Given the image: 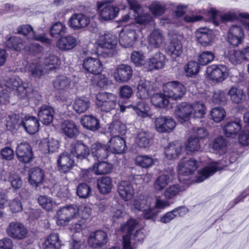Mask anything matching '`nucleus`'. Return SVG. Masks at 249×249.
Listing matches in <instances>:
<instances>
[{
    "label": "nucleus",
    "mask_w": 249,
    "mask_h": 249,
    "mask_svg": "<svg viewBox=\"0 0 249 249\" xmlns=\"http://www.w3.org/2000/svg\"><path fill=\"white\" fill-rule=\"evenodd\" d=\"M17 33L27 37L28 41L23 40L18 36L6 37V44L10 48L16 51L24 50L27 52H35L41 50L39 45L31 40H37L42 43L50 44L51 40L46 38L44 35L36 36L35 35L33 28L29 25H23L17 29Z\"/></svg>",
    "instance_id": "f257e3e1"
},
{
    "label": "nucleus",
    "mask_w": 249,
    "mask_h": 249,
    "mask_svg": "<svg viewBox=\"0 0 249 249\" xmlns=\"http://www.w3.org/2000/svg\"><path fill=\"white\" fill-rule=\"evenodd\" d=\"M153 89V86L149 81L141 79L137 85V96L141 101H138L136 105L124 106L119 104L120 111L123 112L126 108L132 107L139 116L145 117L147 115L149 108L143 101L152 94Z\"/></svg>",
    "instance_id": "f03ea898"
},
{
    "label": "nucleus",
    "mask_w": 249,
    "mask_h": 249,
    "mask_svg": "<svg viewBox=\"0 0 249 249\" xmlns=\"http://www.w3.org/2000/svg\"><path fill=\"white\" fill-rule=\"evenodd\" d=\"M60 60L53 54H48L44 59L43 62L38 59H35L28 63L26 70L32 76L40 78L48 71L56 68L60 64Z\"/></svg>",
    "instance_id": "7ed1b4c3"
},
{
    "label": "nucleus",
    "mask_w": 249,
    "mask_h": 249,
    "mask_svg": "<svg viewBox=\"0 0 249 249\" xmlns=\"http://www.w3.org/2000/svg\"><path fill=\"white\" fill-rule=\"evenodd\" d=\"M210 19L213 23L217 26L219 24V19L222 21H233L239 18H244V19L249 20V13H233L229 12L224 14H220L215 9H212L208 12ZM245 29L249 32V21L242 20Z\"/></svg>",
    "instance_id": "20e7f679"
},
{
    "label": "nucleus",
    "mask_w": 249,
    "mask_h": 249,
    "mask_svg": "<svg viewBox=\"0 0 249 249\" xmlns=\"http://www.w3.org/2000/svg\"><path fill=\"white\" fill-rule=\"evenodd\" d=\"M5 85L7 88L13 91L21 99H29L32 97V88L28 84L23 83L18 76H13L8 79Z\"/></svg>",
    "instance_id": "39448f33"
},
{
    "label": "nucleus",
    "mask_w": 249,
    "mask_h": 249,
    "mask_svg": "<svg viewBox=\"0 0 249 249\" xmlns=\"http://www.w3.org/2000/svg\"><path fill=\"white\" fill-rule=\"evenodd\" d=\"M68 24L74 30L88 27L91 32H96L97 24L94 21V17L90 18L86 15L78 13L73 14L69 18Z\"/></svg>",
    "instance_id": "423d86ee"
},
{
    "label": "nucleus",
    "mask_w": 249,
    "mask_h": 249,
    "mask_svg": "<svg viewBox=\"0 0 249 249\" xmlns=\"http://www.w3.org/2000/svg\"><path fill=\"white\" fill-rule=\"evenodd\" d=\"M117 103V97L112 93L100 92L96 95L95 104L102 111L110 112L116 108Z\"/></svg>",
    "instance_id": "0eeeda50"
},
{
    "label": "nucleus",
    "mask_w": 249,
    "mask_h": 249,
    "mask_svg": "<svg viewBox=\"0 0 249 249\" xmlns=\"http://www.w3.org/2000/svg\"><path fill=\"white\" fill-rule=\"evenodd\" d=\"M78 207L71 204L61 208L56 213V223L58 226H65L72 219L78 217Z\"/></svg>",
    "instance_id": "6e6552de"
},
{
    "label": "nucleus",
    "mask_w": 249,
    "mask_h": 249,
    "mask_svg": "<svg viewBox=\"0 0 249 249\" xmlns=\"http://www.w3.org/2000/svg\"><path fill=\"white\" fill-rule=\"evenodd\" d=\"M140 34L139 29L135 24L126 26L120 33L119 41L124 47L133 45Z\"/></svg>",
    "instance_id": "1a4fd4ad"
},
{
    "label": "nucleus",
    "mask_w": 249,
    "mask_h": 249,
    "mask_svg": "<svg viewBox=\"0 0 249 249\" xmlns=\"http://www.w3.org/2000/svg\"><path fill=\"white\" fill-rule=\"evenodd\" d=\"M162 89L164 95L168 99L172 100H180L185 95L186 88L181 83L177 81H173L164 84Z\"/></svg>",
    "instance_id": "9d476101"
},
{
    "label": "nucleus",
    "mask_w": 249,
    "mask_h": 249,
    "mask_svg": "<svg viewBox=\"0 0 249 249\" xmlns=\"http://www.w3.org/2000/svg\"><path fill=\"white\" fill-rule=\"evenodd\" d=\"M153 200L150 197L141 196L136 197L133 202V207L136 210L142 211L143 217L147 219H152L155 217L151 205Z\"/></svg>",
    "instance_id": "9b49d317"
},
{
    "label": "nucleus",
    "mask_w": 249,
    "mask_h": 249,
    "mask_svg": "<svg viewBox=\"0 0 249 249\" xmlns=\"http://www.w3.org/2000/svg\"><path fill=\"white\" fill-rule=\"evenodd\" d=\"M207 77L215 82H221L225 80L229 75V70L226 65H211L206 69Z\"/></svg>",
    "instance_id": "f8f14e48"
},
{
    "label": "nucleus",
    "mask_w": 249,
    "mask_h": 249,
    "mask_svg": "<svg viewBox=\"0 0 249 249\" xmlns=\"http://www.w3.org/2000/svg\"><path fill=\"white\" fill-rule=\"evenodd\" d=\"M131 7L130 14H133L135 21L140 24H146L152 21L150 14L143 13L142 10L136 0H126Z\"/></svg>",
    "instance_id": "ddd939ff"
},
{
    "label": "nucleus",
    "mask_w": 249,
    "mask_h": 249,
    "mask_svg": "<svg viewBox=\"0 0 249 249\" xmlns=\"http://www.w3.org/2000/svg\"><path fill=\"white\" fill-rule=\"evenodd\" d=\"M99 18L101 20H109L115 18L119 12V8L110 3L98 2L97 4Z\"/></svg>",
    "instance_id": "4468645a"
},
{
    "label": "nucleus",
    "mask_w": 249,
    "mask_h": 249,
    "mask_svg": "<svg viewBox=\"0 0 249 249\" xmlns=\"http://www.w3.org/2000/svg\"><path fill=\"white\" fill-rule=\"evenodd\" d=\"M7 235L17 240H22L27 237L28 230L23 224L18 222H11L6 230Z\"/></svg>",
    "instance_id": "2eb2a0df"
},
{
    "label": "nucleus",
    "mask_w": 249,
    "mask_h": 249,
    "mask_svg": "<svg viewBox=\"0 0 249 249\" xmlns=\"http://www.w3.org/2000/svg\"><path fill=\"white\" fill-rule=\"evenodd\" d=\"M200 162L194 159H182L178 164V173L180 175L189 176L194 173L200 166Z\"/></svg>",
    "instance_id": "dca6fc26"
},
{
    "label": "nucleus",
    "mask_w": 249,
    "mask_h": 249,
    "mask_svg": "<svg viewBox=\"0 0 249 249\" xmlns=\"http://www.w3.org/2000/svg\"><path fill=\"white\" fill-rule=\"evenodd\" d=\"M70 154L77 160L86 159L90 154V150L88 146L81 142H72L70 146Z\"/></svg>",
    "instance_id": "f3484780"
},
{
    "label": "nucleus",
    "mask_w": 249,
    "mask_h": 249,
    "mask_svg": "<svg viewBox=\"0 0 249 249\" xmlns=\"http://www.w3.org/2000/svg\"><path fill=\"white\" fill-rule=\"evenodd\" d=\"M185 41L182 35H178L173 38L167 49V53L173 59H176L182 53V44Z\"/></svg>",
    "instance_id": "a211bd4d"
},
{
    "label": "nucleus",
    "mask_w": 249,
    "mask_h": 249,
    "mask_svg": "<svg viewBox=\"0 0 249 249\" xmlns=\"http://www.w3.org/2000/svg\"><path fill=\"white\" fill-rule=\"evenodd\" d=\"M132 69L128 65L122 64L117 66L113 72L115 80L119 83L128 81L132 77Z\"/></svg>",
    "instance_id": "6ab92c4d"
},
{
    "label": "nucleus",
    "mask_w": 249,
    "mask_h": 249,
    "mask_svg": "<svg viewBox=\"0 0 249 249\" xmlns=\"http://www.w3.org/2000/svg\"><path fill=\"white\" fill-rule=\"evenodd\" d=\"M197 41L203 46H211L213 42L214 35L212 30L207 28H200L196 32Z\"/></svg>",
    "instance_id": "aec40b11"
},
{
    "label": "nucleus",
    "mask_w": 249,
    "mask_h": 249,
    "mask_svg": "<svg viewBox=\"0 0 249 249\" xmlns=\"http://www.w3.org/2000/svg\"><path fill=\"white\" fill-rule=\"evenodd\" d=\"M244 38V31L241 26L232 25L230 28L227 35V40L231 45H238L242 43Z\"/></svg>",
    "instance_id": "412c9836"
},
{
    "label": "nucleus",
    "mask_w": 249,
    "mask_h": 249,
    "mask_svg": "<svg viewBox=\"0 0 249 249\" xmlns=\"http://www.w3.org/2000/svg\"><path fill=\"white\" fill-rule=\"evenodd\" d=\"M165 63L166 58L164 54L158 52L146 60L144 64V68L148 71L162 69Z\"/></svg>",
    "instance_id": "4be33fe9"
},
{
    "label": "nucleus",
    "mask_w": 249,
    "mask_h": 249,
    "mask_svg": "<svg viewBox=\"0 0 249 249\" xmlns=\"http://www.w3.org/2000/svg\"><path fill=\"white\" fill-rule=\"evenodd\" d=\"M192 107V104L186 102H182L178 105L176 116L178 121L181 123L189 121L193 114Z\"/></svg>",
    "instance_id": "5701e85b"
},
{
    "label": "nucleus",
    "mask_w": 249,
    "mask_h": 249,
    "mask_svg": "<svg viewBox=\"0 0 249 249\" xmlns=\"http://www.w3.org/2000/svg\"><path fill=\"white\" fill-rule=\"evenodd\" d=\"M16 154L18 160L24 163H28L33 159L32 148L27 142H22L18 145Z\"/></svg>",
    "instance_id": "b1692460"
},
{
    "label": "nucleus",
    "mask_w": 249,
    "mask_h": 249,
    "mask_svg": "<svg viewBox=\"0 0 249 249\" xmlns=\"http://www.w3.org/2000/svg\"><path fill=\"white\" fill-rule=\"evenodd\" d=\"M176 126V122L171 117H160L155 121L156 130L159 132H169Z\"/></svg>",
    "instance_id": "393cba45"
},
{
    "label": "nucleus",
    "mask_w": 249,
    "mask_h": 249,
    "mask_svg": "<svg viewBox=\"0 0 249 249\" xmlns=\"http://www.w3.org/2000/svg\"><path fill=\"white\" fill-rule=\"evenodd\" d=\"M108 241L106 232L103 231H97L90 235L88 243L93 248L101 247L106 245Z\"/></svg>",
    "instance_id": "a878e982"
},
{
    "label": "nucleus",
    "mask_w": 249,
    "mask_h": 249,
    "mask_svg": "<svg viewBox=\"0 0 249 249\" xmlns=\"http://www.w3.org/2000/svg\"><path fill=\"white\" fill-rule=\"evenodd\" d=\"M149 47L152 48H159L165 42V38L161 31L155 29L152 31L147 38Z\"/></svg>",
    "instance_id": "bb28decb"
},
{
    "label": "nucleus",
    "mask_w": 249,
    "mask_h": 249,
    "mask_svg": "<svg viewBox=\"0 0 249 249\" xmlns=\"http://www.w3.org/2000/svg\"><path fill=\"white\" fill-rule=\"evenodd\" d=\"M118 192L120 197L125 201L131 200L134 195L132 185L127 181H121L118 186Z\"/></svg>",
    "instance_id": "cd10ccee"
},
{
    "label": "nucleus",
    "mask_w": 249,
    "mask_h": 249,
    "mask_svg": "<svg viewBox=\"0 0 249 249\" xmlns=\"http://www.w3.org/2000/svg\"><path fill=\"white\" fill-rule=\"evenodd\" d=\"M83 67L88 72L94 74H99L103 70V65L98 59L89 57L83 61Z\"/></svg>",
    "instance_id": "c85d7f7f"
},
{
    "label": "nucleus",
    "mask_w": 249,
    "mask_h": 249,
    "mask_svg": "<svg viewBox=\"0 0 249 249\" xmlns=\"http://www.w3.org/2000/svg\"><path fill=\"white\" fill-rule=\"evenodd\" d=\"M96 43L98 45L103 48L111 49L116 45L117 39L115 36L106 32L99 36Z\"/></svg>",
    "instance_id": "c756f323"
},
{
    "label": "nucleus",
    "mask_w": 249,
    "mask_h": 249,
    "mask_svg": "<svg viewBox=\"0 0 249 249\" xmlns=\"http://www.w3.org/2000/svg\"><path fill=\"white\" fill-rule=\"evenodd\" d=\"M72 156L70 153H63L57 159L58 170L61 172H69L74 165V160L71 158Z\"/></svg>",
    "instance_id": "7c9ffc66"
},
{
    "label": "nucleus",
    "mask_w": 249,
    "mask_h": 249,
    "mask_svg": "<svg viewBox=\"0 0 249 249\" xmlns=\"http://www.w3.org/2000/svg\"><path fill=\"white\" fill-rule=\"evenodd\" d=\"M222 167L219 165V163L214 162L209 164L198 172L196 177V182L197 183L202 182L213 175L216 171L221 169Z\"/></svg>",
    "instance_id": "2f4dec72"
},
{
    "label": "nucleus",
    "mask_w": 249,
    "mask_h": 249,
    "mask_svg": "<svg viewBox=\"0 0 249 249\" xmlns=\"http://www.w3.org/2000/svg\"><path fill=\"white\" fill-rule=\"evenodd\" d=\"M78 44L76 37L68 35L60 37L57 41L56 47L61 51H69L75 48Z\"/></svg>",
    "instance_id": "473e14b6"
},
{
    "label": "nucleus",
    "mask_w": 249,
    "mask_h": 249,
    "mask_svg": "<svg viewBox=\"0 0 249 249\" xmlns=\"http://www.w3.org/2000/svg\"><path fill=\"white\" fill-rule=\"evenodd\" d=\"M21 124L25 131L30 134H35L39 129V123L35 117H25L22 119Z\"/></svg>",
    "instance_id": "72a5a7b5"
},
{
    "label": "nucleus",
    "mask_w": 249,
    "mask_h": 249,
    "mask_svg": "<svg viewBox=\"0 0 249 249\" xmlns=\"http://www.w3.org/2000/svg\"><path fill=\"white\" fill-rule=\"evenodd\" d=\"M107 146L109 150L112 152L120 154L124 151L125 147V143L122 138L114 136L109 140L107 143Z\"/></svg>",
    "instance_id": "f704fd0d"
},
{
    "label": "nucleus",
    "mask_w": 249,
    "mask_h": 249,
    "mask_svg": "<svg viewBox=\"0 0 249 249\" xmlns=\"http://www.w3.org/2000/svg\"><path fill=\"white\" fill-rule=\"evenodd\" d=\"M91 151L95 159L98 160H102L108 157L109 150L107 146L96 143L91 145Z\"/></svg>",
    "instance_id": "c9c22d12"
},
{
    "label": "nucleus",
    "mask_w": 249,
    "mask_h": 249,
    "mask_svg": "<svg viewBox=\"0 0 249 249\" xmlns=\"http://www.w3.org/2000/svg\"><path fill=\"white\" fill-rule=\"evenodd\" d=\"M61 245V241L59 239V235L56 233L50 234L46 237L42 244V249H59Z\"/></svg>",
    "instance_id": "e433bc0d"
},
{
    "label": "nucleus",
    "mask_w": 249,
    "mask_h": 249,
    "mask_svg": "<svg viewBox=\"0 0 249 249\" xmlns=\"http://www.w3.org/2000/svg\"><path fill=\"white\" fill-rule=\"evenodd\" d=\"M54 113L53 107L48 106H42L40 107L38 113L39 120L44 124H49L53 120Z\"/></svg>",
    "instance_id": "4c0bfd02"
},
{
    "label": "nucleus",
    "mask_w": 249,
    "mask_h": 249,
    "mask_svg": "<svg viewBox=\"0 0 249 249\" xmlns=\"http://www.w3.org/2000/svg\"><path fill=\"white\" fill-rule=\"evenodd\" d=\"M61 130L68 137L73 138L79 134V131L77 125L72 121H65L61 124Z\"/></svg>",
    "instance_id": "58836bf2"
},
{
    "label": "nucleus",
    "mask_w": 249,
    "mask_h": 249,
    "mask_svg": "<svg viewBox=\"0 0 249 249\" xmlns=\"http://www.w3.org/2000/svg\"><path fill=\"white\" fill-rule=\"evenodd\" d=\"M171 181V175L168 173H162L155 179L153 183V188L156 192H160Z\"/></svg>",
    "instance_id": "ea45409f"
},
{
    "label": "nucleus",
    "mask_w": 249,
    "mask_h": 249,
    "mask_svg": "<svg viewBox=\"0 0 249 249\" xmlns=\"http://www.w3.org/2000/svg\"><path fill=\"white\" fill-rule=\"evenodd\" d=\"M182 151V147L178 142H172L168 144L165 148L164 153L167 159L174 160L177 159Z\"/></svg>",
    "instance_id": "a19ab883"
},
{
    "label": "nucleus",
    "mask_w": 249,
    "mask_h": 249,
    "mask_svg": "<svg viewBox=\"0 0 249 249\" xmlns=\"http://www.w3.org/2000/svg\"><path fill=\"white\" fill-rule=\"evenodd\" d=\"M44 179L43 171L39 167L32 168L29 173V182L33 186L37 187L42 183Z\"/></svg>",
    "instance_id": "79ce46f5"
},
{
    "label": "nucleus",
    "mask_w": 249,
    "mask_h": 249,
    "mask_svg": "<svg viewBox=\"0 0 249 249\" xmlns=\"http://www.w3.org/2000/svg\"><path fill=\"white\" fill-rule=\"evenodd\" d=\"M81 123L85 128L92 131H95L100 127L99 120L92 115L83 116L81 119Z\"/></svg>",
    "instance_id": "37998d69"
},
{
    "label": "nucleus",
    "mask_w": 249,
    "mask_h": 249,
    "mask_svg": "<svg viewBox=\"0 0 249 249\" xmlns=\"http://www.w3.org/2000/svg\"><path fill=\"white\" fill-rule=\"evenodd\" d=\"M228 94L230 96L231 101L236 104L242 103L246 98L243 90L235 86L230 88Z\"/></svg>",
    "instance_id": "c03bdc74"
},
{
    "label": "nucleus",
    "mask_w": 249,
    "mask_h": 249,
    "mask_svg": "<svg viewBox=\"0 0 249 249\" xmlns=\"http://www.w3.org/2000/svg\"><path fill=\"white\" fill-rule=\"evenodd\" d=\"M213 152L216 154L223 155L227 151V142L222 137L216 138L210 144Z\"/></svg>",
    "instance_id": "a18cd8bd"
},
{
    "label": "nucleus",
    "mask_w": 249,
    "mask_h": 249,
    "mask_svg": "<svg viewBox=\"0 0 249 249\" xmlns=\"http://www.w3.org/2000/svg\"><path fill=\"white\" fill-rule=\"evenodd\" d=\"M53 85L54 88L57 90H67L71 88L73 83L70 77L62 75L56 78Z\"/></svg>",
    "instance_id": "49530a36"
},
{
    "label": "nucleus",
    "mask_w": 249,
    "mask_h": 249,
    "mask_svg": "<svg viewBox=\"0 0 249 249\" xmlns=\"http://www.w3.org/2000/svg\"><path fill=\"white\" fill-rule=\"evenodd\" d=\"M90 103L89 100L85 97L76 98L72 105L74 111L79 114L87 111L89 107Z\"/></svg>",
    "instance_id": "de8ad7c7"
},
{
    "label": "nucleus",
    "mask_w": 249,
    "mask_h": 249,
    "mask_svg": "<svg viewBox=\"0 0 249 249\" xmlns=\"http://www.w3.org/2000/svg\"><path fill=\"white\" fill-rule=\"evenodd\" d=\"M135 142L139 146L146 148L152 144L153 140L150 133L145 131H142L137 134Z\"/></svg>",
    "instance_id": "09e8293b"
},
{
    "label": "nucleus",
    "mask_w": 249,
    "mask_h": 249,
    "mask_svg": "<svg viewBox=\"0 0 249 249\" xmlns=\"http://www.w3.org/2000/svg\"><path fill=\"white\" fill-rule=\"evenodd\" d=\"M97 184L99 191L103 194L110 193L113 187L111 179L108 177H103L99 178Z\"/></svg>",
    "instance_id": "8fccbe9b"
},
{
    "label": "nucleus",
    "mask_w": 249,
    "mask_h": 249,
    "mask_svg": "<svg viewBox=\"0 0 249 249\" xmlns=\"http://www.w3.org/2000/svg\"><path fill=\"white\" fill-rule=\"evenodd\" d=\"M241 126L239 121L228 123L223 128L225 135L227 137L234 138L241 130Z\"/></svg>",
    "instance_id": "3c124183"
},
{
    "label": "nucleus",
    "mask_w": 249,
    "mask_h": 249,
    "mask_svg": "<svg viewBox=\"0 0 249 249\" xmlns=\"http://www.w3.org/2000/svg\"><path fill=\"white\" fill-rule=\"evenodd\" d=\"M40 146L42 147L44 152L53 153L57 151L59 147L58 142L53 138L44 139Z\"/></svg>",
    "instance_id": "603ef678"
},
{
    "label": "nucleus",
    "mask_w": 249,
    "mask_h": 249,
    "mask_svg": "<svg viewBox=\"0 0 249 249\" xmlns=\"http://www.w3.org/2000/svg\"><path fill=\"white\" fill-rule=\"evenodd\" d=\"M98 161V163L93 164L92 167V170L96 175H104L110 173L113 168L111 163L107 161Z\"/></svg>",
    "instance_id": "864d4df0"
},
{
    "label": "nucleus",
    "mask_w": 249,
    "mask_h": 249,
    "mask_svg": "<svg viewBox=\"0 0 249 249\" xmlns=\"http://www.w3.org/2000/svg\"><path fill=\"white\" fill-rule=\"evenodd\" d=\"M151 102L156 107L162 108L165 107L169 104V99L164 93H155L151 96Z\"/></svg>",
    "instance_id": "5fc2aeb1"
},
{
    "label": "nucleus",
    "mask_w": 249,
    "mask_h": 249,
    "mask_svg": "<svg viewBox=\"0 0 249 249\" xmlns=\"http://www.w3.org/2000/svg\"><path fill=\"white\" fill-rule=\"evenodd\" d=\"M186 212V209L184 207H179L174 209L173 211L166 213L160 217V221L163 223L169 222L175 217L182 216Z\"/></svg>",
    "instance_id": "6e6d98bb"
},
{
    "label": "nucleus",
    "mask_w": 249,
    "mask_h": 249,
    "mask_svg": "<svg viewBox=\"0 0 249 249\" xmlns=\"http://www.w3.org/2000/svg\"><path fill=\"white\" fill-rule=\"evenodd\" d=\"M67 28L64 23L57 22L53 24L50 28L49 34L54 38H57L64 35L67 32Z\"/></svg>",
    "instance_id": "4d7b16f0"
},
{
    "label": "nucleus",
    "mask_w": 249,
    "mask_h": 249,
    "mask_svg": "<svg viewBox=\"0 0 249 249\" xmlns=\"http://www.w3.org/2000/svg\"><path fill=\"white\" fill-rule=\"evenodd\" d=\"M156 160L147 155L138 156L135 160L136 164L142 168H149L153 165Z\"/></svg>",
    "instance_id": "13d9d810"
},
{
    "label": "nucleus",
    "mask_w": 249,
    "mask_h": 249,
    "mask_svg": "<svg viewBox=\"0 0 249 249\" xmlns=\"http://www.w3.org/2000/svg\"><path fill=\"white\" fill-rule=\"evenodd\" d=\"M192 116L194 118H202L206 114V107L205 105L200 102H196L192 104Z\"/></svg>",
    "instance_id": "bf43d9fd"
},
{
    "label": "nucleus",
    "mask_w": 249,
    "mask_h": 249,
    "mask_svg": "<svg viewBox=\"0 0 249 249\" xmlns=\"http://www.w3.org/2000/svg\"><path fill=\"white\" fill-rule=\"evenodd\" d=\"M195 61L189 62L184 68L185 75L188 77H193L196 76L199 71V65Z\"/></svg>",
    "instance_id": "052dcab7"
},
{
    "label": "nucleus",
    "mask_w": 249,
    "mask_h": 249,
    "mask_svg": "<svg viewBox=\"0 0 249 249\" xmlns=\"http://www.w3.org/2000/svg\"><path fill=\"white\" fill-rule=\"evenodd\" d=\"M227 56L229 61L233 65L239 64L244 60L242 50H231L227 54Z\"/></svg>",
    "instance_id": "680f3d73"
},
{
    "label": "nucleus",
    "mask_w": 249,
    "mask_h": 249,
    "mask_svg": "<svg viewBox=\"0 0 249 249\" xmlns=\"http://www.w3.org/2000/svg\"><path fill=\"white\" fill-rule=\"evenodd\" d=\"M108 130L112 134H120L124 135L125 133L126 126L120 121H116L110 124Z\"/></svg>",
    "instance_id": "e2e57ef3"
},
{
    "label": "nucleus",
    "mask_w": 249,
    "mask_h": 249,
    "mask_svg": "<svg viewBox=\"0 0 249 249\" xmlns=\"http://www.w3.org/2000/svg\"><path fill=\"white\" fill-rule=\"evenodd\" d=\"M37 200L39 205L48 211H51L55 207V203L52 198L46 196H40Z\"/></svg>",
    "instance_id": "0e129e2a"
},
{
    "label": "nucleus",
    "mask_w": 249,
    "mask_h": 249,
    "mask_svg": "<svg viewBox=\"0 0 249 249\" xmlns=\"http://www.w3.org/2000/svg\"><path fill=\"white\" fill-rule=\"evenodd\" d=\"M53 192L60 198H66L68 196L69 191L66 185L55 184L53 188Z\"/></svg>",
    "instance_id": "69168bd1"
},
{
    "label": "nucleus",
    "mask_w": 249,
    "mask_h": 249,
    "mask_svg": "<svg viewBox=\"0 0 249 249\" xmlns=\"http://www.w3.org/2000/svg\"><path fill=\"white\" fill-rule=\"evenodd\" d=\"M214 57V54L212 52L204 51L198 55L197 61L199 65L204 66L211 62Z\"/></svg>",
    "instance_id": "338daca9"
},
{
    "label": "nucleus",
    "mask_w": 249,
    "mask_h": 249,
    "mask_svg": "<svg viewBox=\"0 0 249 249\" xmlns=\"http://www.w3.org/2000/svg\"><path fill=\"white\" fill-rule=\"evenodd\" d=\"M131 60L137 67H142L144 68V64L146 61L143 53L140 52L134 51L131 55Z\"/></svg>",
    "instance_id": "774afa93"
}]
</instances>
